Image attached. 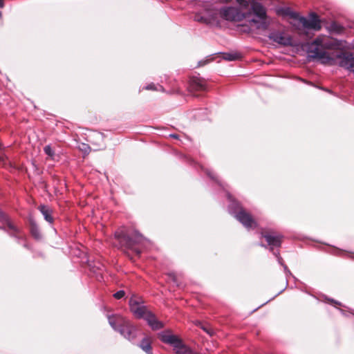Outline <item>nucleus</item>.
Returning a JSON list of instances; mask_svg holds the SVG:
<instances>
[{"label":"nucleus","instance_id":"nucleus-21","mask_svg":"<svg viewBox=\"0 0 354 354\" xmlns=\"http://www.w3.org/2000/svg\"><path fill=\"white\" fill-rule=\"evenodd\" d=\"M44 153L51 159V160H55V150L52 148V147L50 146V145H46L44 147Z\"/></svg>","mask_w":354,"mask_h":354},{"label":"nucleus","instance_id":"nucleus-10","mask_svg":"<svg viewBox=\"0 0 354 354\" xmlns=\"http://www.w3.org/2000/svg\"><path fill=\"white\" fill-rule=\"evenodd\" d=\"M299 23L301 24L304 28L308 30H320L322 28L321 21L319 16L312 12L310 14L309 19L305 17H299Z\"/></svg>","mask_w":354,"mask_h":354},{"label":"nucleus","instance_id":"nucleus-20","mask_svg":"<svg viewBox=\"0 0 354 354\" xmlns=\"http://www.w3.org/2000/svg\"><path fill=\"white\" fill-rule=\"evenodd\" d=\"M333 250H334L333 254L340 255V254H342V257H347V258L354 259V252H348V251H343L337 248H334Z\"/></svg>","mask_w":354,"mask_h":354},{"label":"nucleus","instance_id":"nucleus-11","mask_svg":"<svg viewBox=\"0 0 354 354\" xmlns=\"http://www.w3.org/2000/svg\"><path fill=\"white\" fill-rule=\"evenodd\" d=\"M336 57L339 59L340 67L354 73V53L341 52L336 55Z\"/></svg>","mask_w":354,"mask_h":354},{"label":"nucleus","instance_id":"nucleus-16","mask_svg":"<svg viewBox=\"0 0 354 354\" xmlns=\"http://www.w3.org/2000/svg\"><path fill=\"white\" fill-rule=\"evenodd\" d=\"M90 271L93 272L98 280L102 279V273L105 270V266L100 261L93 262L88 264Z\"/></svg>","mask_w":354,"mask_h":354},{"label":"nucleus","instance_id":"nucleus-42","mask_svg":"<svg viewBox=\"0 0 354 354\" xmlns=\"http://www.w3.org/2000/svg\"><path fill=\"white\" fill-rule=\"evenodd\" d=\"M1 17V12L0 11V18Z\"/></svg>","mask_w":354,"mask_h":354},{"label":"nucleus","instance_id":"nucleus-15","mask_svg":"<svg viewBox=\"0 0 354 354\" xmlns=\"http://www.w3.org/2000/svg\"><path fill=\"white\" fill-rule=\"evenodd\" d=\"M29 231L32 238L37 241H41L43 239L42 234L37 223L33 218H29Z\"/></svg>","mask_w":354,"mask_h":354},{"label":"nucleus","instance_id":"nucleus-24","mask_svg":"<svg viewBox=\"0 0 354 354\" xmlns=\"http://www.w3.org/2000/svg\"><path fill=\"white\" fill-rule=\"evenodd\" d=\"M236 1L243 9H247L249 7L250 3L247 0H236Z\"/></svg>","mask_w":354,"mask_h":354},{"label":"nucleus","instance_id":"nucleus-3","mask_svg":"<svg viewBox=\"0 0 354 354\" xmlns=\"http://www.w3.org/2000/svg\"><path fill=\"white\" fill-rule=\"evenodd\" d=\"M227 197L230 203L228 205L229 213L233 215L245 227L248 229L254 228L257 226V223L252 216L243 208L241 204L229 192L227 193Z\"/></svg>","mask_w":354,"mask_h":354},{"label":"nucleus","instance_id":"nucleus-27","mask_svg":"<svg viewBox=\"0 0 354 354\" xmlns=\"http://www.w3.org/2000/svg\"><path fill=\"white\" fill-rule=\"evenodd\" d=\"M288 16L292 18V19H297L299 21V17H301V16H299L298 13L291 10L289 13H288Z\"/></svg>","mask_w":354,"mask_h":354},{"label":"nucleus","instance_id":"nucleus-33","mask_svg":"<svg viewBox=\"0 0 354 354\" xmlns=\"http://www.w3.org/2000/svg\"><path fill=\"white\" fill-rule=\"evenodd\" d=\"M327 300L330 302L331 304H336V305H339V306H342V304L338 301H336L333 299H327Z\"/></svg>","mask_w":354,"mask_h":354},{"label":"nucleus","instance_id":"nucleus-32","mask_svg":"<svg viewBox=\"0 0 354 354\" xmlns=\"http://www.w3.org/2000/svg\"><path fill=\"white\" fill-rule=\"evenodd\" d=\"M283 269H284V271L286 272V277L288 276V275H292V273L291 272L288 270V267L286 265H283Z\"/></svg>","mask_w":354,"mask_h":354},{"label":"nucleus","instance_id":"nucleus-19","mask_svg":"<svg viewBox=\"0 0 354 354\" xmlns=\"http://www.w3.org/2000/svg\"><path fill=\"white\" fill-rule=\"evenodd\" d=\"M223 59L227 61H236L241 58V54L237 52L223 53Z\"/></svg>","mask_w":354,"mask_h":354},{"label":"nucleus","instance_id":"nucleus-8","mask_svg":"<svg viewBox=\"0 0 354 354\" xmlns=\"http://www.w3.org/2000/svg\"><path fill=\"white\" fill-rule=\"evenodd\" d=\"M320 46L321 41L318 39H315L308 50L309 57L313 59H317L324 64L330 63L333 59L325 50L321 48Z\"/></svg>","mask_w":354,"mask_h":354},{"label":"nucleus","instance_id":"nucleus-9","mask_svg":"<svg viewBox=\"0 0 354 354\" xmlns=\"http://www.w3.org/2000/svg\"><path fill=\"white\" fill-rule=\"evenodd\" d=\"M219 14L225 20L230 21H241L245 19L248 15H250V12H248V14L243 13L238 8L229 6L221 8L219 10Z\"/></svg>","mask_w":354,"mask_h":354},{"label":"nucleus","instance_id":"nucleus-35","mask_svg":"<svg viewBox=\"0 0 354 354\" xmlns=\"http://www.w3.org/2000/svg\"><path fill=\"white\" fill-rule=\"evenodd\" d=\"M339 311L341 313V314L344 316L348 317V315L351 313L350 312L346 311L343 309L338 308Z\"/></svg>","mask_w":354,"mask_h":354},{"label":"nucleus","instance_id":"nucleus-29","mask_svg":"<svg viewBox=\"0 0 354 354\" xmlns=\"http://www.w3.org/2000/svg\"><path fill=\"white\" fill-rule=\"evenodd\" d=\"M145 89L152 90V91L158 90L156 86L153 83L147 84L146 86H145Z\"/></svg>","mask_w":354,"mask_h":354},{"label":"nucleus","instance_id":"nucleus-31","mask_svg":"<svg viewBox=\"0 0 354 354\" xmlns=\"http://www.w3.org/2000/svg\"><path fill=\"white\" fill-rule=\"evenodd\" d=\"M291 11L290 8H285L281 9V12L284 15L288 16V13Z\"/></svg>","mask_w":354,"mask_h":354},{"label":"nucleus","instance_id":"nucleus-18","mask_svg":"<svg viewBox=\"0 0 354 354\" xmlns=\"http://www.w3.org/2000/svg\"><path fill=\"white\" fill-rule=\"evenodd\" d=\"M139 347L147 354H153L151 342L149 338L144 337L139 344Z\"/></svg>","mask_w":354,"mask_h":354},{"label":"nucleus","instance_id":"nucleus-36","mask_svg":"<svg viewBox=\"0 0 354 354\" xmlns=\"http://www.w3.org/2000/svg\"><path fill=\"white\" fill-rule=\"evenodd\" d=\"M169 136L172 137V138H174L176 139H178V137H179L178 135H177V134H170Z\"/></svg>","mask_w":354,"mask_h":354},{"label":"nucleus","instance_id":"nucleus-34","mask_svg":"<svg viewBox=\"0 0 354 354\" xmlns=\"http://www.w3.org/2000/svg\"><path fill=\"white\" fill-rule=\"evenodd\" d=\"M85 153H88L90 151V147L88 145L83 144V148L82 149Z\"/></svg>","mask_w":354,"mask_h":354},{"label":"nucleus","instance_id":"nucleus-37","mask_svg":"<svg viewBox=\"0 0 354 354\" xmlns=\"http://www.w3.org/2000/svg\"><path fill=\"white\" fill-rule=\"evenodd\" d=\"M221 3H227L231 1L232 0H218Z\"/></svg>","mask_w":354,"mask_h":354},{"label":"nucleus","instance_id":"nucleus-7","mask_svg":"<svg viewBox=\"0 0 354 354\" xmlns=\"http://www.w3.org/2000/svg\"><path fill=\"white\" fill-rule=\"evenodd\" d=\"M129 306L131 312L138 319H145V316L151 311L144 304V301L140 298H136L133 295L129 300Z\"/></svg>","mask_w":354,"mask_h":354},{"label":"nucleus","instance_id":"nucleus-5","mask_svg":"<svg viewBox=\"0 0 354 354\" xmlns=\"http://www.w3.org/2000/svg\"><path fill=\"white\" fill-rule=\"evenodd\" d=\"M250 10L254 15V17L250 21L256 25L257 28H268L269 23L267 21L266 9L262 3L257 1H252L250 4Z\"/></svg>","mask_w":354,"mask_h":354},{"label":"nucleus","instance_id":"nucleus-23","mask_svg":"<svg viewBox=\"0 0 354 354\" xmlns=\"http://www.w3.org/2000/svg\"><path fill=\"white\" fill-rule=\"evenodd\" d=\"M198 326H200L201 328L204 330L205 333H207L210 336L213 335L214 331L212 328H209L207 326L203 325L201 323H199Z\"/></svg>","mask_w":354,"mask_h":354},{"label":"nucleus","instance_id":"nucleus-4","mask_svg":"<svg viewBox=\"0 0 354 354\" xmlns=\"http://www.w3.org/2000/svg\"><path fill=\"white\" fill-rule=\"evenodd\" d=\"M0 229L7 232L10 236L14 238L17 243L22 244L26 249L30 246L26 241V236L21 229L14 225L9 216L0 209Z\"/></svg>","mask_w":354,"mask_h":354},{"label":"nucleus","instance_id":"nucleus-39","mask_svg":"<svg viewBox=\"0 0 354 354\" xmlns=\"http://www.w3.org/2000/svg\"><path fill=\"white\" fill-rule=\"evenodd\" d=\"M283 291V290H281V291H279L274 297H273L271 299H274L275 297H277V295H279V294H281L282 292Z\"/></svg>","mask_w":354,"mask_h":354},{"label":"nucleus","instance_id":"nucleus-13","mask_svg":"<svg viewBox=\"0 0 354 354\" xmlns=\"http://www.w3.org/2000/svg\"><path fill=\"white\" fill-rule=\"evenodd\" d=\"M268 37L273 41L283 46H286L292 44V38L289 36H285L283 32H281L274 31L270 34Z\"/></svg>","mask_w":354,"mask_h":354},{"label":"nucleus","instance_id":"nucleus-22","mask_svg":"<svg viewBox=\"0 0 354 354\" xmlns=\"http://www.w3.org/2000/svg\"><path fill=\"white\" fill-rule=\"evenodd\" d=\"M205 174L213 180H214L216 183H218V185L219 186H221V187H223V189L225 188L224 187V185L218 179V178L216 177V176L214 174V172L212 171H211L210 169H205Z\"/></svg>","mask_w":354,"mask_h":354},{"label":"nucleus","instance_id":"nucleus-2","mask_svg":"<svg viewBox=\"0 0 354 354\" xmlns=\"http://www.w3.org/2000/svg\"><path fill=\"white\" fill-rule=\"evenodd\" d=\"M107 317L109 324L115 331L130 342L136 339L138 328L129 319L120 315H108Z\"/></svg>","mask_w":354,"mask_h":354},{"label":"nucleus","instance_id":"nucleus-41","mask_svg":"<svg viewBox=\"0 0 354 354\" xmlns=\"http://www.w3.org/2000/svg\"><path fill=\"white\" fill-rule=\"evenodd\" d=\"M158 86H159V88H160L161 90H162V91H163V87H162V86L158 85Z\"/></svg>","mask_w":354,"mask_h":354},{"label":"nucleus","instance_id":"nucleus-40","mask_svg":"<svg viewBox=\"0 0 354 354\" xmlns=\"http://www.w3.org/2000/svg\"><path fill=\"white\" fill-rule=\"evenodd\" d=\"M188 161L192 164V162H194V161L191 159V158H188Z\"/></svg>","mask_w":354,"mask_h":354},{"label":"nucleus","instance_id":"nucleus-1","mask_svg":"<svg viewBox=\"0 0 354 354\" xmlns=\"http://www.w3.org/2000/svg\"><path fill=\"white\" fill-rule=\"evenodd\" d=\"M115 238L122 249L131 250L137 256L140 255L142 250L149 242V240L137 230L130 232L118 230L115 232Z\"/></svg>","mask_w":354,"mask_h":354},{"label":"nucleus","instance_id":"nucleus-38","mask_svg":"<svg viewBox=\"0 0 354 354\" xmlns=\"http://www.w3.org/2000/svg\"><path fill=\"white\" fill-rule=\"evenodd\" d=\"M3 7V0H0V8Z\"/></svg>","mask_w":354,"mask_h":354},{"label":"nucleus","instance_id":"nucleus-17","mask_svg":"<svg viewBox=\"0 0 354 354\" xmlns=\"http://www.w3.org/2000/svg\"><path fill=\"white\" fill-rule=\"evenodd\" d=\"M38 209L43 215L44 219L50 225L54 222L53 216V210L47 205H41L39 206Z\"/></svg>","mask_w":354,"mask_h":354},{"label":"nucleus","instance_id":"nucleus-28","mask_svg":"<svg viewBox=\"0 0 354 354\" xmlns=\"http://www.w3.org/2000/svg\"><path fill=\"white\" fill-rule=\"evenodd\" d=\"M195 20L197 21H201V22H203V23H205V24H208L209 21L207 20V19L203 16H199V15H196L195 16Z\"/></svg>","mask_w":354,"mask_h":354},{"label":"nucleus","instance_id":"nucleus-12","mask_svg":"<svg viewBox=\"0 0 354 354\" xmlns=\"http://www.w3.org/2000/svg\"><path fill=\"white\" fill-rule=\"evenodd\" d=\"M188 88L191 93L197 91H205L207 89V82L205 79L201 77L193 76L189 79Z\"/></svg>","mask_w":354,"mask_h":354},{"label":"nucleus","instance_id":"nucleus-25","mask_svg":"<svg viewBox=\"0 0 354 354\" xmlns=\"http://www.w3.org/2000/svg\"><path fill=\"white\" fill-rule=\"evenodd\" d=\"M125 296V292L123 290L117 291L113 294V297L116 299H120Z\"/></svg>","mask_w":354,"mask_h":354},{"label":"nucleus","instance_id":"nucleus-30","mask_svg":"<svg viewBox=\"0 0 354 354\" xmlns=\"http://www.w3.org/2000/svg\"><path fill=\"white\" fill-rule=\"evenodd\" d=\"M168 276H169V279H171L174 283H176V284L178 285V283H177V281H176V276H175V274H174V273H169V274H168Z\"/></svg>","mask_w":354,"mask_h":354},{"label":"nucleus","instance_id":"nucleus-14","mask_svg":"<svg viewBox=\"0 0 354 354\" xmlns=\"http://www.w3.org/2000/svg\"><path fill=\"white\" fill-rule=\"evenodd\" d=\"M148 325L154 330L162 329L164 328V324L162 322L159 321L154 313L151 311L148 313L144 319Z\"/></svg>","mask_w":354,"mask_h":354},{"label":"nucleus","instance_id":"nucleus-26","mask_svg":"<svg viewBox=\"0 0 354 354\" xmlns=\"http://www.w3.org/2000/svg\"><path fill=\"white\" fill-rule=\"evenodd\" d=\"M272 254L274 256L276 257L278 263L283 266V265H284V263H283V259L280 256L279 250H276V251H273Z\"/></svg>","mask_w":354,"mask_h":354},{"label":"nucleus","instance_id":"nucleus-6","mask_svg":"<svg viewBox=\"0 0 354 354\" xmlns=\"http://www.w3.org/2000/svg\"><path fill=\"white\" fill-rule=\"evenodd\" d=\"M261 237L264 238L267 242V245L263 243H259V245L265 248H269V250L271 252L273 251H276L275 249L279 250L281 248L283 236L280 234L275 233L274 232L265 231L261 232Z\"/></svg>","mask_w":354,"mask_h":354}]
</instances>
